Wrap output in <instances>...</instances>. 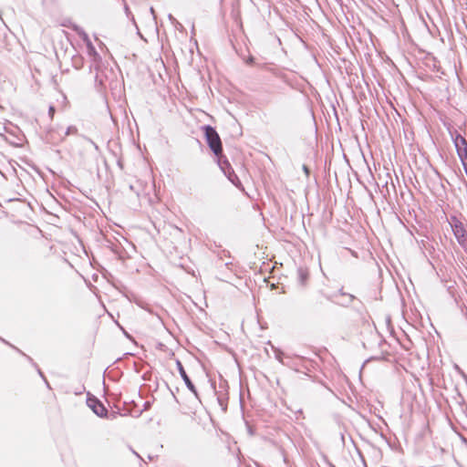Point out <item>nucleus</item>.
<instances>
[{
    "label": "nucleus",
    "instance_id": "f257e3e1",
    "mask_svg": "<svg viewBox=\"0 0 467 467\" xmlns=\"http://www.w3.org/2000/svg\"><path fill=\"white\" fill-rule=\"evenodd\" d=\"M202 129L204 132L207 145L217 158V163L219 167L224 175L229 179V181L235 184V180L238 181V177L234 173L227 158L223 154L222 140L215 128L212 127L211 125H204L202 127Z\"/></svg>",
    "mask_w": 467,
    "mask_h": 467
},
{
    "label": "nucleus",
    "instance_id": "f03ea898",
    "mask_svg": "<svg viewBox=\"0 0 467 467\" xmlns=\"http://www.w3.org/2000/svg\"><path fill=\"white\" fill-rule=\"evenodd\" d=\"M449 223L452 229L453 234L459 244L467 253V232L464 224L455 215H451L449 219Z\"/></svg>",
    "mask_w": 467,
    "mask_h": 467
},
{
    "label": "nucleus",
    "instance_id": "7ed1b4c3",
    "mask_svg": "<svg viewBox=\"0 0 467 467\" xmlns=\"http://www.w3.org/2000/svg\"><path fill=\"white\" fill-rule=\"evenodd\" d=\"M451 140L454 143L457 154L462 162L467 161V140L457 131L451 133Z\"/></svg>",
    "mask_w": 467,
    "mask_h": 467
},
{
    "label": "nucleus",
    "instance_id": "20e7f679",
    "mask_svg": "<svg viewBox=\"0 0 467 467\" xmlns=\"http://www.w3.org/2000/svg\"><path fill=\"white\" fill-rule=\"evenodd\" d=\"M87 404L98 417L108 418V409L97 397H88Z\"/></svg>",
    "mask_w": 467,
    "mask_h": 467
},
{
    "label": "nucleus",
    "instance_id": "39448f33",
    "mask_svg": "<svg viewBox=\"0 0 467 467\" xmlns=\"http://www.w3.org/2000/svg\"><path fill=\"white\" fill-rule=\"evenodd\" d=\"M176 366H177L179 374L182 377V379H183V381H184L186 387L188 388V389L192 394H194V396L197 399H199L198 392H197V389H196L194 384L192 383V381L191 380V379L187 375V373H186V371H185V369H184V368L182 366V363L179 359L176 360Z\"/></svg>",
    "mask_w": 467,
    "mask_h": 467
},
{
    "label": "nucleus",
    "instance_id": "423d86ee",
    "mask_svg": "<svg viewBox=\"0 0 467 467\" xmlns=\"http://www.w3.org/2000/svg\"><path fill=\"white\" fill-rule=\"evenodd\" d=\"M72 29L86 43L87 47L88 49V53L97 55V51H96L92 42L90 41L88 35L83 30V28H81L80 26H78L77 25H74L72 26Z\"/></svg>",
    "mask_w": 467,
    "mask_h": 467
},
{
    "label": "nucleus",
    "instance_id": "0eeeda50",
    "mask_svg": "<svg viewBox=\"0 0 467 467\" xmlns=\"http://www.w3.org/2000/svg\"><path fill=\"white\" fill-rule=\"evenodd\" d=\"M309 277V272L306 267L300 266L296 270L297 283L301 286H305Z\"/></svg>",
    "mask_w": 467,
    "mask_h": 467
},
{
    "label": "nucleus",
    "instance_id": "6e6552de",
    "mask_svg": "<svg viewBox=\"0 0 467 467\" xmlns=\"http://www.w3.org/2000/svg\"><path fill=\"white\" fill-rule=\"evenodd\" d=\"M275 358L283 365L292 368L291 357L288 354L278 349L275 351Z\"/></svg>",
    "mask_w": 467,
    "mask_h": 467
},
{
    "label": "nucleus",
    "instance_id": "1a4fd4ad",
    "mask_svg": "<svg viewBox=\"0 0 467 467\" xmlns=\"http://www.w3.org/2000/svg\"><path fill=\"white\" fill-rule=\"evenodd\" d=\"M358 301L355 296L353 295H348V296L344 297L341 302H338L343 306H348L353 301ZM358 303L361 304V302L358 300Z\"/></svg>",
    "mask_w": 467,
    "mask_h": 467
},
{
    "label": "nucleus",
    "instance_id": "9d476101",
    "mask_svg": "<svg viewBox=\"0 0 467 467\" xmlns=\"http://www.w3.org/2000/svg\"><path fill=\"white\" fill-rule=\"evenodd\" d=\"M78 133V129L76 126H69L67 128L66 131H65V136H68V135H71V134H77Z\"/></svg>",
    "mask_w": 467,
    "mask_h": 467
},
{
    "label": "nucleus",
    "instance_id": "9b49d317",
    "mask_svg": "<svg viewBox=\"0 0 467 467\" xmlns=\"http://www.w3.org/2000/svg\"><path fill=\"white\" fill-rule=\"evenodd\" d=\"M0 339H1L3 342H5V344H8L9 346H11L12 348H15V347H14V346H12V345H11V344H9L8 342H6L5 339H3V338H1V337H0ZM16 349L20 354H22L23 356L26 357V358H27L30 362H32V363L34 364V366H35V367H37V366H36V364H35V363L33 362V359H32L30 357L26 356V355L24 352H22L20 349H18V348H16Z\"/></svg>",
    "mask_w": 467,
    "mask_h": 467
},
{
    "label": "nucleus",
    "instance_id": "f8f14e48",
    "mask_svg": "<svg viewBox=\"0 0 467 467\" xmlns=\"http://www.w3.org/2000/svg\"><path fill=\"white\" fill-rule=\"evenodd\" d=\"M454 368L464 379V380L467 381V375L464 373V371L458 365H455Z\"/></svg>",
    "mask_w": 467,
    "mask_h": 467
},
{
    "label": "nucleus",
    "instance_id": "ddd939ff",
    "mask_svg": "<svg viewBox=\"0 0 467 467\" xmlns=\"http://www.w3.org/2000/svg\"><path fill=\"white\" fill-rule=\"evenodd\" d=\"M168 19L174 25V26H182L177 20L176 18L171 15V14H169L168 15Z\"/></svg>",
    "mask_w": 467,
    "mask_h": 467
},
{
    "label": "nucleus",
    "instance_id": "4468645a",
    "mask_svg": "<svg viewBox=\"0 0 467 467\" xmlns=\"http://www.w3.org/2000/svg\"><path fill=\"white\" fill-rule=\"evenodd\" d=\"M55 111H56L55 107L52 106V105L49 106V108H48V115H49L50 119H53Z\"/></svg>",
    "mask_w": 467,
    "mask_h": 467
},
{
    "label": "nucleus",
    "instance_id": "2eb2a0df",
    "mask_svg": "<svg viewBox=\"0 0 467 467\" xmlns=\"http://www.w3.org/2000/svg\"><path fill=\"white\" fill-rule=\"evenodd\" d=\"M245 63H246L247 65H250V66L254 65V57L253 56H250V57L247 58V60L245 61Z\"/></svg>",
    "mask_w": 467,
    "mask_h": 467
},
{
    "label": "nucleus",
    "instance_id": "dca6fc26",
    "mask_svg": "<svg viewBox=\"0 0 467 467\" xmlns=\"http://www.w3.org/2000/svg\"><path fill=\"white\" fill-rule=\"evenodd\" d=\"M37 371H38V375H40V377L45 380V382H46L47 386L48 388H50L49 383H48V382H47V380L46 379V378H45V376H44L43 372H42L39 368H37Z\"/></svg>",
    "mask_w": 467,
    "mask_h": 467
},
{
    "label": "nucleus",
    "instance_id": "f3484780",
    "mask_svg": "<svg viewBox=\"0 0 467 467\" xmlns=\"http://www.w3.org/2000/svg\"><path fill=\"white\" fill-rule=\"evenodd\" d=\"M224 400H225V399H224L223 396H221V395L218 396V401H219L221 406H226V404L224 403Z\"/></svg>",
    "mask_w": 467,
    "mask_h": 467
},
{
    "label": "nucleus",
    "instance_id": "a211bd4d",
    "mask_svg": "<svg viewBox=\"0 0 467 467\" xmlns=\"http://www.w3.org/2000/svg\"><path fill=\"white\" fill-rule=\"evenodd\" d=\"M150 15L152 16V19H153V20H156V14H155V10H154V8H153L152 6H151V7H150Z\"/></svg>",
    "mask_w": 467,
    "mask_h": 467
},
{
    "label": "nucleus",
    "instance_id": "6ab92c4d",
    "mask_svg": "<svg viewBox=\"0 0 467 467\" xmlns=\"http://www.w3.org/2000/svg\"><path fill=\"white\" fill-rule=\"evenodd\" d=\"M338 294H339L341 296H343V297H346V296H348V294L345 293V292L343 291V289H342V288H341V289H339Z\"/></svg>",
    "mask_w": 467,
    "mask_h": 467
},
{
    "label": "nucleus",
    "instance_id": "aec40b11",
    "mask_svg": "<svg viewBox=\"0 0 467 467\" xmlns=\"http://www.w3.org/2000/svg\"><path fill=\"white\" fill-rule=\"evenodd\" d=\"M304 171L308 172V169L306 166H304Z\"/></svg>",
    "mask_w": 467,
    "mask_h": 467
},
{
    "label": "nucleus",
    "instance_id": "412c9836",
    "mask_svg": "<svg viewBox=\"0 0 467 467\" xmlns=\"http://www.w3.org/2000/svg\"><path fill=\"white\" fill-rule=\"evenodd\" d=\"M117 414H118L117 412H113V414H112L113 418H116Z\"/></svg>",
    "mask_w": 467,
    "mask_h": 467
},
{
    "label": "nucleus",
    "instance_id": "4be33fe9",
    "mask_svg": "<svg viewBox=\"0 0 467 467\" xmlns=\"http://www.w3.org/2000/svg\"><path fill=\"white\" fill-rule=\"evenodd\" d=\"M125 10H126V13L128 14V12H129V8H128V6H127V5L125 6Z\"/></svg>",
    "mask_w": 467,
    "mask_h": 467
}]
</instances>
